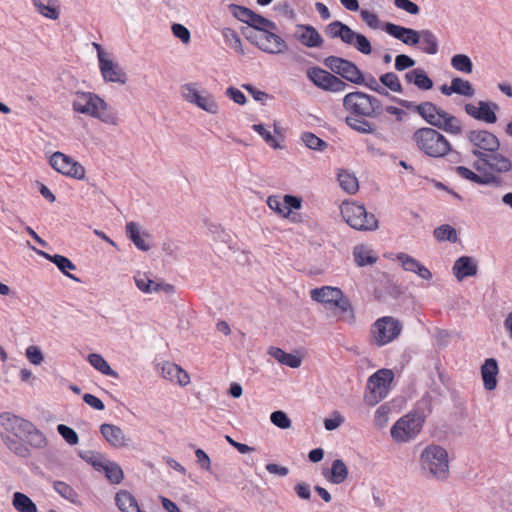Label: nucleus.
<instances>
[{"label": "nucleus", "instance_id": "obj_1", "mask_svg": "<svg viewBox=\"0 0 512 512\" xmlns=\"http://www.w3.org/2000/svg\"><path fill=\"white\" fill-rule=\"evenodd\" d=\"M412 140L420 152L431 158L445 157L450 150L447 138L432 127L416 129L412 134Z\"/></svg>", "mask_w": 512, "mask_h": 512}, {"label": "nucleus", "instance_id": "obj_2", "mask_svg": "<svg viewBox=\"0 0 512 512\" xmlns=\"http://www.w3.org/2000/svg\"><path fill=\"white\" fill-rule=\"evenodd\" d=\"M311 298L314 301L329 304L340 310L339 318L347 323H354L355 315L352 305L347 297L343 295L341 289L331 286L315 288L311 290Z\"/></svg>", "mask_w": 512, "mask_h": 512}, {"label": "nucleus", "instance_id": "obj_3", "mask_svg": "<svg viewBox=\"0 0 512 512\" xmlns=\"http://www.w3.org/2000/svg\"><path fill=\"white\" fill-rule=\"evenodd\" d=\"M426 419L424 410L419 407L398 419L391 428V436L396 442H408L422 430Z\"/></svg>", "mask_w": 512, "mask_h": 512}, {"label": "nucleus", "instance_id": "obj_4", "mask_svg": "<svg viewBox=\"0 0 512 512\" xmlns=\"http://www.w3.org/2000/svg\"><path fill=\"white\" fill-rule=\"evenodd\" d=\"M341 214L346 223L360 231H374L378 228V220L373 213H368L364 205L351 202L345 203Z\"/></svg>", "mask_w": 512, "mask_h": 512}, {"label": "nucleus", "instance_id": "obj_5", "mask_svg": "<svg viewBox=\"0 0 512 512\" xmlns=\"http://www.w3.org/2000/svg\"><path fill=\"white\" fill-rule=\"evenodd\" d=\"M421 466L437 479H445L448 475V453L438 445L427 446L420 456Z\"/></svg>", "mask_w": 512, "mask_h": 512}, {"label": "nucleus", "instance_id": "obj_6", "mask_svg": "<svg viewBox=\"0 0 512 512\" xmlns=\"http://www.w3.org/2000/svg\"><path fill=\"white\" fill-rule=\"evenodd\" d=\"M393 379L394 374L389 369H380L372 374L367 381V391L364 396L365 403L369 406H375L384 399Z\"/></svg>", "mask_w": 512, "mask_h": 512}, {"label": "nucleus", "instance_id": "obj_7", "mask_svg": "<svg viewBox=\"0 0 512 512\" xmlns=\"http://www.w3.org/2000/svg\"><path fill=\"white\" fill-rule=\"evenodd\" d=\"M474 156L477 157V161L473 163V168L477 172L494 173L501 177V174L512 169L511 160L498 151L483 154L477 150Z\"/></svg>", "mask_w": 512, "mask_h": 512}, {"label": "nucleus", "instance_id": "obj_8", "mask_svg": "<svg viewBox=\"0 0 512 512\" xmlns=\"http://www.w3.org/2000/svg\"><path fill=\"white\" fill-rule=\"evenodd\" d=\"M323 64L329 68L334 75H339L353 84H362L364 75L357 65L347 59L338 56H328L323 60Z\"/></svg>", "mask_w": 512, "mask_h": 512}, {"label": "nucleus", "instance_id": "obj_9", "mask_svg": "<svg viewBox=\"0 0 512 512\" xmlns=\"http://www.w3.org/2000/svg\"><path fill=\"white\" fill-rule=\"evenodd\" d=\"M402 331V324L390 316H384L375 321L371 334L375 345L382 347L396 339Z\"/></svg>", "mask_w": 512, "mask_h": 512}, {"label": "nucleus", "instance_id": "obj_10", "mask_svg": "<svg viewBox=\"0 0 512 512\" xmlns=\"http://www.w3.org/2000/svg\"><path fill=\"white\" fill-rule=\"evenodd\" d=\"M306 75L316 87L324 91L339 93L348 87L341 78L318 66L308 68Z\"/></svg>", "mask_w": 512, "mask_h": 512}, {"label": "nucleus", "instance_id": "obj_11", "mask_svg": "<svg viewBox=\"0 0 512 512\" xmlns=\"http://www.w3.org/2000/svg\"><path fill=\"white\" fill-rule=\"evenodd\" d=\"M391 100L402 108L416 112L432 127L437 126L440 120V115H442V112L445 111L430 101H425L420 104H416L413 101L405 100L398 97H392Z\"/></svg>", "mask_w": 512, "mask_h": 512}, {"label": "nucleus", "instance_id": "obj_12", "mask_svg": "<svg viewBox=\"0 0 512 512\" xmlns=\"http://www.w3.org/2000/svg\"><path fill=\"white\" fill-rule=\"evenodd\" d=\"M49 164L54 170L65 176L77 180L85 178L86 171L84 166L62 152L57 151L53 153L49 158Z\"/></svg>", "mask_w": 512, "mask_h": 512}, {"label": "nucleus", "instance_id": "obj_13", "mask_svg": "<svg viewBox=\"0 0 512 512\" xmlns=\"http://www.w3.org/2000/svg\"><path fill=\"white\" fill-rule=\"evenodd\" d=\"M465 137L473 146V149L471 150L473 156L474 152L477 150H480L483 154H487L498 151L500 148V141L498 137L488 130H470L466 132Z\"/></svg>", "mask_w": 512, "mask_h": 512}, {"label": "nucleus", "instance_id": "obj_14", "mask_svg": "<svg viewBox=\"0 0 512 512\" xmlns=\"http://www.w3.org/2000/svg\"><path fill=\"white\" fill-rule=\"evenodd\" d=\"M182 97L189 103L196 105L200 109L211 113H218V105L214 97L206 92L201 94L197 89V84L187 83L181 86Z\"/></svg>", "mask_w": 512, "mask_h": 512}, {"label": "nucleus", "instance_id": "obj_15", "mask_svg": "<svg viewBox=\"0 0 512 512\" xmlns=\"http://www.w3.org/2000/svg\"><path fill=\"white\" fill-rule=\"evenodd\" d=\"M497 110H499V105L492 101L480 100L477 104L467 103L464 106V111L467 115L475 120L482 121L487 124H494L497 122Z\"/></svg>", "mask_w": 512, "mask_h": 512}, {"label": "nucleus", "instance_id": "obj_16", "mask_svg": "<svg viewBox=\"0 0 512 512\" xmlns=\"http://www.w3.org/2000/svg\"><path fill=\"white\" fill-rule=\"evenodd\" d=\"M274 30H266L262 33H258L256 46L265 53L268 54H280L288 49V45L285 40L275 34Z\"/></svg>", "mask_w": 512, "mask_h": 512}, {"label": "nucleus", "instance_id": "obj_17", "mask_svg": "<svg viewBox=\"0 0 512 512\" xmlns=\"http://www.w3.org/2000/svg\"><path fill=\"white\" fill-rule=\"evenodd\" d=\"M103 99L95 93L77 92L76 99L72 103L73 110L77 113L93 116Z\"/></svg>", "mask_w": 512, "mask_h": 512}, {"label": "nucleus", "instance_id": "obj_18", "mask_svg": "<svg viewBox=\"0 0 512 512\" xmlns=\"http://www.w3.org/2000/svg\"><path fill=\"white\" fill-rule=\"evenodd\" d=\"M456 173L461 178L478 185H490L500 187L503 184L502 177L494 173L479 172L480 174H478L465 166L456 167Z\"/></svg>", "mask_w": 512, "mask_h": 512}, {"label": "nucleus", "instance_id": "obj_19", "mask_svg": "<svg viewBox=\"0 0 512 512\" xmlns=\"http://www.w3.org/2000/svg\"><path fill=\"white\" fill-rule=\"evenodd\" d=\"M368 94L361 91L348 93L343 98V107L346 111L359 117H369Z\"/></svg>", "mask_w": 512, "mask_h": 512}, {"label": "nucleus", "instance_id": "obj_20", "mask_svg": "<svg viewBox=\"0 0 512 512\" xmlns=\"http://www.w3.org/2000/svg\"><path fill=\"white\" fill-rule=\"evenodd\" d=\"M381 28L387 34L406 45L415 46L419 44V33L417 30L400 26L391 22L384 23Z\"/></svg>", "mask_w": 512, "mask_h": 512}, {"label": "nucleus", "instance_id": "obj_21", "mask_svg": "<svg viewBox=\"0 0 512 512\" xmlns=\"http://www.w3.org/2000/svg\"><path fill=\"white\" fill-rule=\"evenodd\" d=\"M136 287L143 293L150 294L152 292L164 291L167 294L174 292V286L163 282H155L149 278L146 273L137 272L134 275Z\"/></svg>", "mask_w": 512, "mask_h": 512}, {"label": "nucleus", "instance_id": "obj_22", "mask_svg": "<svg viewBox=\"0 0 512 512\" xmlns=\"http://www.w3.org/2000/svg\"><path fill=\"white\" fill-rule=\"evenodd\" d=\"M99 68L105 81L125 84L127 75L124 70L110 59L101 60Z\"/></svg>", "mask_w": 512, "mask_h": 512}, {"label": "nucleus", "instance_id": "obj_23", "mask_svg": "<svg viewBox=\"0 0 512 512\" xmlns=\"http://www.w3.org/2000/svg\"><path fill=\"white\" fill-rule=\"evenodd\" d=\"M29 422L30 421L9 412L0 414V424L7 432L13 434L15 437L23 436L26 427H30Z\"/></svg>", "mask_w": 512, "mask_h": 512}, {"label": "nucleus", "instance_id": "obj_24", "mask_svg": "<svg viewBox=\"0 0 512 512\" xmlns=\"http://www.w3.org/2000/svg\"><path fill=\"white\" fill-rule=\"evenodd\" d=\"M452 270L457 280L462 281L467 277L475 276L478 271V266L474 258L461 256L455 261Z\"/></svg>", "mask_w": 512, "mask_h": 512}, {"label": "nucleus", "instance_id": "obj_25", "mask_svg": "<svg viewBox=\"0 0 512 512\" xmlns=\"http://www.w3.org/2000/svg\"><path fill=\"white\" fill-rule=\"evenodd\" d=\"M100 432L105 440L115 448H121L128 445V439L119 426L104 423L100 426Z\"/></svg>", "mask_w": 512, "mask_h": 512}, {"label": "nucleus", "instance_id": "obj_26", "mask_svg": "<svg viewBox=\"0 0 512 512\" xmlns=\"http://www.w3.org/2000/svg\"><path fill=\"white\" fill-rule=\"evenodd\" d=\"M404 79L414 84L419 90L427 91L433 88V81L422 68H414L405 73Z\"/></svg>", "mask_w": 512, "mask_h": 512}, {"label": "nucleus", "instance_id": "obj_27", "mask_svg": "<svg viewBox=\"0 0 512 512\" xmlns=\"http://www.w3.org/2000/svg\"><path fill=\"white\" fill-rule=\"evenodd\" d=\"M299 29H302L301 34L296 35V38L306 47L314 48L321 47L324 40L320 33L311 25L299 24Z\"/></svg>", "mask_w": 512, "mask_h": 512}, {"label": "nucleus", "instance_id": "obj_28", "mask_svg": "<svg viewBox=\"0 0 512 512\" xmlns=\"http://www.w3.org/2000/svg\"><path fill=\"white\" fill-rule=\"evenodd\" d=\"M498 364L494 358H488L485 360L481 367V375L486 390H494L497 386L496 376L498 374Z\"/></svg>", "mask_w": 512, "mask_h": 512}, {"label": "nucleus", "instance_id": "obj_29", "mask_svg": "<svg viewBox=\"0 0 512 512\" xmlns=\"http://www.w3.org/2000/svg\"><path fill=\"white\" fill-rule=\"evenodd\" d=\"M38 253L41 256H43L44 258H46L47 260H49L50 262H52L53 264H55L57 266V268L65 276H67L68 278H70V279H72V280H74L76 282L80 281L77 277H75L74 275L69 273V270H75L76 269V265L70 259H68L67 257H65L63 255H59V254L51 255V254H48V253L43 252V251H38Z\"/></svg>", "mask_w": 512, "mask_h": 512}, {"label": "nucleus", "instance_id": "obj_30", "mask_svg": "<svg viewBox=\"0 0 512 512\" xmlns=\"http://www.w3.org/2000/svg\"><path fill=\"white\" fill-rule=\"evenodd\" d=\"M419 33V44L422 52L435 55L438 53L439 44L436 35L429 29H423L418 31Z\"/></svg>", "mask_w": 512, "mask_h": 512}, {"label": "nucleus", "instance_id": "obj_31", "mask_svg": "<svg viewBox=\"0 0 512 512\" xmlns=\"http://www.w3.org/2000/svg\"><path fill=\"white\" fill-rule=\"evenodd\" d=\"M436 128L453 135H460L462 133L461 121L456 116L446 111L442 112V115H440V120Z\"/></svg>", "mask_w": 512, "mask_h": 512}, {"label": "nucleus", "instance_id": "obj_32", "mask_svg": "<svg viewBox=\"0 0 512 512\" xmlns=\"http://www.w3.org/2000/svg\"><path fill=\"white\" fill-rule=\"evenodd\" d=\"M115 504L121 512H135L139 507L137 499L128 490H120L115 494Z\"/></svg>", "mask_w": 512, "mask_h": 512}, {"label": "nucleus", "instance_id": "obj_33", "mask_svg": "<svg viewBox=\"0 0 512 512\" xmlns=\"http://www.w3.org/2000/svg\"><path fill=\"white\" fill-rule=\"evenodd\" d=\"M33 4L44 17L52 20L59 18L60 11L57 0H33Z\"/></svg>", "mask_w": 512, "mask_h": 512}, {"label": "nucleus", "instance_id": "obj_34", "mask_svg": "<svg viewBox=\"0 0 512 512\" xmlns=\"http://www.w3.org/2000/svg\"><path fill=\"white\" fill-rule=\"evenodd\" d=\"M4 444L7 448L13 452L15 455L21 458H28L31 455L30 449L28 446L20 439L19 437H11L9 435L1 436Z\"/></svg>", "mask_w": 512, "mask_h": 512}, {"label": "nucleus", "instance_id": "obj_35", "mask_svg": "<svg viewBox=\"0 0 512 512\" xmlns=\"http://www.w3.org/2000/svg\"><path fill=\"white\" fill-rule=\"evenodd\" d=\"M269 354L279 363L286 365L290 368H298L302 362L300 357L293 355L291 353H287L278 347H271L269 350Z\"/></svg>", "mask_w": 512, "mask_h": 512}, {"label": "nucleus", "instance_id": "obj_36", "mask_svg": "<svg viewBox=\"0 0 512 512\" xmlns=\"http://www.w3.org/2000/svg\"><path fill=\"white\" fill-rule=\"evenodd\" d=\"M92 117L108 125L115 126L118 125L119 122L117 111L109 106L104 100L103 104L99 105V108L95 111Z\"/></svg>", "mask_w": 512, "mask_h": 512}, {"label": "nucleus", "instance_id": "obj_37", "mask_svg": "<svg viewBox=\"0 0 512 512\" xmlns=\"http://www.w3.org/2000/svg\"><path fill=\"white\" fill-rule=\"evenodd\" d=\"M29 426L30 427H26L23 434V436L26 437L28 444L37 449L46 447L47 439L45 435L37 429L32 422H29Z\"/></svg>", "mask_w": 512, "mask_h": 512}, {"label": "nucleus", "instance_id": "obj_38", "mask_svg": "<svg viewBox=\"0 0 512 512\" xmlns=\"http://www.w3.org/2000/svg\"><path fill=\"white\" fill-rule=\"evenodd\" d=\"M88 362L90 365L98 370L100 373L106 376H110L112 378L118 379L119 373L115 370H113L108 362L103 358L102 355L97 353H91L88 356Z\"/></svg>", "mask_w": 512, "mask_h": 512}, {"label": "nucleus", "instance_id": "obj_39", "mask_svg": "<svg viewBox=\"0 0 512 512\" xmlns=\"http://www.w3.org/2000/svg\"><path fill=\"white\" fill-rule=\"evenodd\" d=\"M348 476V469L343 460L336 459L332 462L330 475L325 477L333 484L343 483Z\"/></svg>", "mask_w": 512, "mask_h": 512}, {"label": "nucleus", "instance_id": "obj_40", "mask_svg": "<svg viewBox=\"0 0 512 512\" xmlns=\"http://www.w3.org/2000/svg\"><path fill=\"white\" fill-rule=\"evenodd\" d=\"M127 237L141 251H148L150 245L147 244L141 236L140 227L136 222H128L125 226Z\"/></svg>", "mask_w": 512, "mask_h": 512}, {"label": "nucleus", "instance_id": "obj_41", "mask_svg": "<svg viewBox=\"0 0 512 512\" xmlns=\"http://www.w3.org/2000/svg\"><path fill=\"white\" fill-rule=\"evenodd\" d=\"M340 187L349 194H355L358 189V180L353 173L346 170H340L337 175Z\"/></svg>", "mask_w": 512, "mask_h": 512}, {"label": "nucleus", "instance_id": "obj_42", "mask_svg": "<svg viewBox=\"0 0 512 512\" xmlns=\"http://www.w3.org/2000/svg\"><path fill=\"white\" fill-rule=\"evenodd\" d=\"M12 504L18 512H37L36 504L24 493L15 492Z\"/></svg>", "mask_w": 512, "mask_h": 512}, {"label": "nucleus", "instance_id": "obj_43", "mask_svg": "<svg viewBox=\"0 0 512 512\" xmlns=\"http://www.w3.org/2000/svg\"><path fill=\"white\" fill-rule=\"evenodd\" d=\"M346 124L353 130L362 134H373L376 128L373 124L364 119V117L348 116L345 119Z\"/></svg>", "mask_w": 512, "mask_h": 512}, {"label": "nucleus", "instance_id": "obj_44", "mask_svg": "<svg viewBox=\"0 0 512 512\" xmlns=\"http://www.w3.org/2000/svg\"><path fill=\"white\" fill-rule=\"evenodd\" d=\"M353 256L359 267L372 265L378 260L377 256L372 255L371 251L366 250L363 246H356L353 251Z\"/></svg>", "mask_w": 512, "mask_h": 512}, {"label": "nucleus", "instance_id": "obj_45", "mask_svg": "<svg viewBox=\"0 0 512 512\" xmlns=\"http://www.w3.org/2000/svg\"><path fill=\"white\" fill-rule=\"evenodd\" d=\"M101 469L105 472V476L112 484H119L124 478L121 467L115 462L109 461L103 463Z\"/></svg>", "mask_w": 512, "mask_h": 512}, {"label": "nucleus", "instance_id": "obj_46", "mask_svg": "<svg viewBox=\"0 0 512 512\" xmlns=\"http://www.w3.org/2000/svg\"><path fill=\"white\" fill-rule=\"evenodd\" d=\"M434 237L438 241H449L451 243H456L458 241V236L455 228L450 226L449 224H443L439 227H436L433 231Z\"/></svg>", "mask_w": 512, "mask_h": 512}, {"label": "nucleus", "instance_id": "obj_47", "mask_svg": "<svg viewBox=\"0 0 512 512\" xmlns=\"http://www.w3.org/2000/svg\"><path fill=\"white\" fill-rule=\"evenodd\" d=\"M451 66L455 70L466 74H470L473 71V63L470 57L465 54H455L451 58Z\"/></svg>", "mask_w": 512, "mask_h": 512}, {"label": "nucleus", "instance_id": "obj_48", "mask_svg": "<svg viewBox=\"0 0 512 512\" xmlns=\"http://www.w3.org/2000/svg\"><path fill=\"white\" fill-rule=\"evenodd\" d=\"M380 83L392 92L402 93L403 87L399 77L394 72H387L379 77Z\"/></svg>", "mask_w": 512, "mask_h": 512}, {"label": "nucleus", "instance_id": "obj_49", "mask_svg": "<svg viewBox=\"0 0 512 512\" xmlns=\"http://www.w3.org/2000/svg\"><path fill=\"white\" fill-rule=\"evenodd\" d=\"M303 143L312 150L324 151L328 144L311 132H304L301 136Z\"/></svg>", "mask_w": 512, "mask_h": 512}, {"label": "nucleus", "instance_id": "obj_50", "mask_svg": "<svg viewBox=\"0 0 512 512\" xmlns=\"http://www.w3.org/2000/svg\"><path fill=\"white\" fill-rule=\"evenodd\" d=\"M55 491L64 499L75 503L78 497L77 492L67 483L63 481H55L53 484Z\"/></svg>", "mask_w": 512, "mask_h": 512}, {"label": "nucleus", "instance_id": "obj_51", "mask_svg": "<svg viewBox=\"0 0 512 512\" xmlns=\"http://www.w3.org/2000/svg\"><path fill=\"white\" fill-rule=\"evenodd\" d=\"M222 36L224 37L226 43L231 48L235 49L236 51H238L241 54H244V51L242 49L241 39L235 30L226 27L222 30Z\"/></svg>", "mask_w": 512, "mask_h": 512}, {"label": "nucleus", "instance_id": "obj_52", "mask_svg": "<svg viewBox=\"0 0 512 512\" xmlns=\"http://www.w3.org/2000/svg\"><path fill=\"white\" fill-rule=\"evenodd\" d=\"M453 84L455 93L458 95L472 97L475 94V90L468 80H464L460 77H455L453 78Z\"/></svg>", "mask_w": 512, "mask_h": 512}, {"label": "nucleus", "instance_id": "obj_53", "mask_svg": "<svg viewBox=\"0 0 512 512\" xmlns=\"http://www.w3.org/2000/svg\"><path fill=\"white\" fill-rule=\"evenodd\" d=\"M267 205L268 207L275 211L278 215L282 216L283 218H290L291 211H286L284 208V201L279 196L271 195L267 198Z\"/></svg>", "mask_w": 512, "mask_h": 512}, {"label": "nucleus", "instance_id": "obj_54", "mask_svg": "<svg viewBox=\"0 0 512 512\" xmlns=\"http://www.w3.org/2000/svg\"><path fill=\"white\" fill-rule=\"evenodd\" d=\"M57 431L69 445L78 444V442H79L78 434L71 427H69L65 424H59L57 426Z\"/></svg>", "mask_w": 512, "mask_h": 512}, {"label": "nucleus", "instance_id": "obj_55", "mask_svg": "<svg viewBox=\"0 0 512 512\" xmlns=\"http://www.w3.org/2000/svg\"><path fill=\"white\" fill-rule=\"evenodd\" d=\"M251 28L258 31V33H262L268 29L270 30H277L278 27L275 22L263 17L260 14H257V17L255 18V21Z\"/></svg>", "mask_w": 512, "mask_h": 512}, {"label": "nucleus", "instance_id": "obj_56", "mask_svg": "<svg viewBox=\"0 0 512 512\" xmlns=\"http://www.w3.org/2000/svg\"><path fill=\"white\" fill-rule=\"evenodd\" d=\"M271 422L281 428V429H288L291 427V420L287 416V414L281 410H277L271 413L270 415Z\"/></svg>", "mask_w": 512, "mask_h": 512}, {"label": "nucleus", "instance_id": "obj_57", "mask_svg": "<svg viewBox=\"0 0 512 512\" xmlns=\"http://www.w3.org/2000/svg\"><path fill=\"white\" fill-rule=\"evenodd\" d=\"M252 129L257 132L269 146L275 149L280 147L274 136L263 124H253Z\"/></svg>", "mask_w": 512, "mask_h": 512}, {"label": "nucleus", "instance_id": "obj_58", "mask_svg": "<svg viewBox=\"0 0 512 512\" xmlns=\"http://www.w3.org/2000/svg\"><path fill=\"white\" fill-rule=\"evenodd\" d=\"M390 407L387 404H382L377 408L374 414V423L376 426L382 428L389 420Z\"/></svg>", "mask_w": 512, "mask_h": 512}, {"label": "nucleus", "instance_id": "obj_59", "mask_svg": "<svg viewBox=\"0 0 512 512\" xmlns=\"http://www.w3.org/2000/svg\"><path fill=\"white\" fill-rule=\"evenodd\" d=\"M397 260L400 262L402 268L409 272H415L419 264L418 260L403 252L397 254Z\"/></svg>", "mask_w": 512, "mask_h": 512}, {"label": "nucleus", "instance_id": "obj_60", "mask_svg": "<svg viewBox=\"0 0 512 512\" xmlns=\"http://www.w3.org/2000/svg\"><path fill=\"white\" fill-rule=\"evenodd\" d=\"M353 47L357 49L360 53L365 55H369L372 52V46L370 41L365 35L361 33H358L354 41Z\"/></svg>", "mask_w": 512, "mask_h": 512}, {"label": "nucleus", "instance_id": "obj_61", "mask_svg": "<svg viewBox=\"0 0 512 512\" xmlns=\"http://www.w3.org/2000/svg\"><path fill=\"white\" fill-rule=\"evenodd\" d=\"M415 60L406 54H399L395 57L394 67L397 71H404L415 65Z\"/></svg>", "mask_w": 512, "mask_h": 512}, {"label": "nucleus", "instance_id": "obj_62", "mask_svg": "<svg viewBox=\"0 0 512 512\" xmlns=\"http://www.w3.org/2000/svg\"><path fill=\"white\" fill-rule=\"evenodd\" d=\"M368 111H369V118L378 117L383 112V105L381 101L368 94Z\"/></svg>", "mask_w": 512, "mask_h": 512}, {"label": "nucleus", "instance_id": "obj_63", "mask_svg": "<svg viewBox=\"0 0 512 512\" xmlns=\"http://www.w3.org/2000/svg\"><path fill=\"white\" fill-rule=\"evenodd\" d=\"M362 20L372 29L380 28V20L377 14L369 10L363 9L360 11Z\"/></svg>", "mask_w": 512, "mask_h": 512}, {"label": "nucleus", "instance_id": "obj_64", "mask_svg": "<svg viewBox=\"0 0 512 512\" xmlns=\"http://www.w3.org/2000/svg\"><path fill=\"white\" fill-rule=\"evenodd\" d=\"M26 357L30 363L34 365H40L44 360L43 353L40 348L33 345L26 349Z\"/></svg>", "mask_w": 512, "mask_h": 512}]
</instances>
